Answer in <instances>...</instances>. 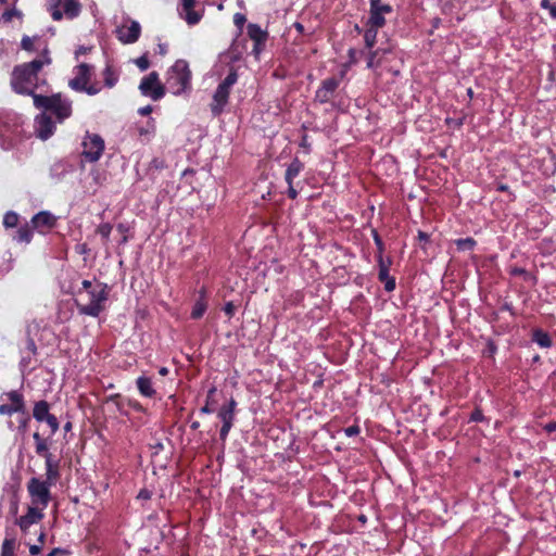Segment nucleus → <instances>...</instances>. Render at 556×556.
I'll use <instances>...</instances> for the list:
<instances>
[{
  "label": "nucleus",
  "mask_w": 556,
  "mask_h": 556,
  "mask_svg": "<svg viewBox=\"0 0 556 556\" xmlns=\"http://www.w3.org/2000/svg\"><path fill=\"white\" fill-rule=\"evenodd\" d=\"M81 286H83V289L85 290L86 294L88 293V290H91L94 287V286H92L91 281H89V280H84L81 282Z\"/></svg>",
  "instance_id": "4d7b16f0"
},
{
  "label": "nucleus",
  "mask_w": 556,
  "mask_h": 556,
  "mask_svg": "<svg viewBox=\"0 0 556 556\" xmlns=\"http://www.w3.org/2000/svg\"><path fill=\"white\" fill-rule=\"evenodd\" d=\"M104 84L106 87L112 88L116 85L118 76L111 65H106L103 70Z\"/></svg>",
  "instance_id": "bb28decb"
},
{
  "label": "nucleus",
  "mask_w": 556,
  "mask_h": 556,
  "mask_svg": "<svg viewBox=\"0 0 556 556\" xmlns=\"http://www.w3.org/2000/svg\"><path fill=\"white\" fill-rule=\"evenodd\" d=\"M15 540L5 539L1 546V556H14Z\"/></svg>",
  "instance_id": "f704fd0d"
},
{
  "label": "nucleus",
  "mask_w": 556,
  "mask_h": 556,
  "mask_svg": "<svg viewBox=\"0 0 556 556\" xmlns=\"http://www.w3.org/2000/svg\"><path fill=\"white\" fill-rule=\"evenodd\" d=\"M104 151V140L97 134L87 132L83 140V155L89 162H97Z\"/></svg>",
  "instance_id": "9d476101"
},
{
  "label": "nucleus",
  "mask_w": 556,
  "mask_h": 556,
  "mask_svg": "<svg viewBox=\"0 0 556 556\" xmlns=\"http://www.w3.org/2000/svg\"><path fill=\"white\" fill-rule=\"evenodd\" d=\"M377 31H378V29L375 27H368V29L365 31V35H364L365 45L370 50L372 49V47L376 43Z\"/></svg>",
  "instance_id": "2f4dec72"
},
{
  "label": "nucleus",
  "mask_w": 556,
  "mask_h": 556,
  "mask_svg": "<svg viewBox=\"0 0 556 556\" xmlns=\"http://www.w3.org/2000/svg\"><path fill=\"white\" fill-rule=\"evenodd\" d=\"M159 374H160L161 376H166V375L168 374V368H166V367H161V368L159 369Z\"/></svg>",
  "instance_id": "69168bd1"
},
{
  "label": "nucleus",
  "mask_w": 556,
  "mask_h": 556,
  "mask_svg": "<svg viewBox=\"0 0 556 556\" xmlns=\"http://www.w3.org/2000/svg\"><path fill=\"white\" fill-rule=\"evenodd\" d=\"M47 10L53 21L74 20L81 12L79 0H48Z\"/></svg>",
  "instance_id": "0eeeda50"
},
{
  "label": "nucleus",
  "mask_w": 556,
  "mask_h": 556,
  "mask_svg": "<svg viewBox=\"0 0 556 556\" xmlns=\"http://www.w3.org/2000/svg\"><path fill=\"white\" fill-rule=\"evenodd\" d=\"M29 552H30L31 555H37L40 552V546L39 545H31L29 547Z\"/></svg>",
  "instance_id": "e2e57ef3"
},
{
  "label": "nucleus",
  "mask_w": 556,
  "mask_h": 556,
  "mask_svg": "<svg viewBox=\"0 0 556 556\" xmlns=\"http://www.w3.org/2000/svg\"><path fill=\"white\" fill-rule=\"evenodd\" d=\"M206 311V303L205 301L203 300V298H200L193 305L192 307V312H191V317L193 319H199L203 316V314L205 313Z\"/></svg>",
  "instance_id": "7c9ffc66"
},
{
  "label": "nucleus",
  "mask_w": 556,
  "mask_h": 556,
  "mask_svg": "<svg viewBox=\"0 0 556 556\" xmlns=\"http://www.w3.org/2000/svg\"><path fill=\"white\" fill-rule=\"evenodd\" d=\"M344 433L346 437H354L359 433V427L358 426H350L344 429Z\"/></svg>",
  "instance_id": "a18cd8bd"
},
{
  "label": "nucleus",
  "mask_w": 556,
  "mask_h": 556,
  "mask_svg": "<svg viewBox=\"0 0 556 556\" xmlns=\"http://www.w3.org/2000/svg\"><path fill=\"white\" fill-rule=\"evenodd\" d=\"M391 12V5L383 4L380 0H370V15L367 25L377 29L381 28L386 24V14Z\"/></svg>",
  "instance_id": "ddd939ff"
},
{
  "label": "nucleus",
  "mask_w": 556,
  "mask_h": 556,
  "mask_svg": "<svg viewBox=\"0 0 556 556\" xmlns=\"http://www.w3.org/2000/svg\"><path fill=\"white\" fill-rule=\"evenodd\" d=\"M17 12L14 11V10H7L3 12L2 14V18L7 22H10L12 20V17L16 14Z\"/></svg>",
  "instance_id": "603ef678"
},
{
  "label": "nucleus",
  "mask_w": 556,
  "mask_h": 556,
  "mask_svg": "<svg viewBox=\"0 0 556 556\" xmlns=\"http://www.w3.org/2000/svg\"><path fill=\"white\" fill-rule=\"evenodd\" d=\"M35 124L37 136L40 139L47 140L53 135L55 126L49 115L45 113L38 115L35 119Z\"/></svg>",
  "instance_id": "6ab92c4d"
},
{
  "label": "nucleus",
  "mask_w": 556,
  "mask_h": 556,
  "mask_svg": "<svg viewBox=\"0 0 556 556\" xmlns=\"http://www.w3.org/2000/svg\"><path fill=\"white\" fill-rule=\"evenodd\" d=\"M533 341L541 348H549L552 345L549 336L541 330H538L533 333Z\"/></svg>",
  "instance_id": "cd10ccee"
},
{
  "label": "nucleus",
  "mask_w": 556,
  "mask_h": 556,
  "mask_svg": "<svg viewBox=\"0 0 556 556\" xmlns=\"http://www.w3.org/2000/svg\"><path fill=\"white\" fill-rule=\"evenodd\" d=\"M18 224V215L13 211H9L4 214L3 226L7 228L16 227Z\"/></svg>",
  "instance_id": "473e14b6"
},
{
  "label": "nucleus",
  "mask_w": 556,
  "mask_h": 556,
  "mask_svg": "<svg viewBox=\"0 0 556 556\" xmlns=\"http://www.w3.org/2000/svg\"><path fill=\"white\" fill-rule=\"evenodd\" d=\"M237 81V71L231 68L228 75L218 84L213 93L212 102L210 103V110L213 116H219L224 112L228 104L231 88Z\"/></svg>",
  "instance_id": "39448f33"
},
{
  "label": "nucleus",
  "mask_w": 556,
  "mask_h": 556,
  "mask_svg": "<svg viewBox=\"0 0 556 556\" xmlns=\"http://www.w3.org/2000/svg\"><path fill=\"white\" fill-rule=\"evenodd\" d=\"M263 46H264V45H257V43H255V42H254L253 53H254L256 56L261 53V51H262V49H263Z\"/></svg>",
  "instance_id": "052dcab7"
},
{
  "label": "nucleus",
  "mask_w": 556,
  "mask_h": 556,
  "mask_svg": "<svg viewBox=\"0 0 556 556\" xmlns=\"http://www.w3.org/2000/svg\"><path fill=\"white\" fill-rule=\"evenodd\" d=\"M91 79V66L81 63L75 67V77L68 81V86L79 92H86L89 96L97 94L100 89L94 86H89Z\"/></svg>",
  "instance_id": "6e6552de"
},
{
  "label": "nucleus",
  "mask_w": 556,
  "mask_h": 556,
  "mask_svg": "<svg viewBox=\"0 0 556 556\" xmlns=\"http://www.w3.org/2000/svg\"><path fill=\"white\" fill-rule=\"evenodd\" d=\"M181 9L179 15L189 24L195 25L202 18V12L195 11V0H180Z\"/></svg>",
  "instance_id": "aec40b11"
},
{
  "label": "nucleus",
  "mask_w": 556,
  "mask_h": 556,
  "mask_svg": "<svg viewBox=\"0 0 556 556\" xmlns=\"http://www.w3.org/2000/svg\"><path fill=\"white\" fill-rule=\"evenodd\" d=\"M378 55V50L370 51L367 60V67L374 68L378 66V62H376V58Z\"/></svg>",
  "instance_id": "79ce46f5"
},
{
  "label": "nucleus",
  "mask_w": 556,
  "mask_h": 556,
  "mask_svg": "<svg viewBox=\"0 0 556 556\" xmlns=\"http://www.w3.org/2000/svg\"><path fill=\"white\" fill-rule=\"evenodd\" d=\"M61 477L60 470H46L45 479L33 477L27 482L31 505L46 509L52 500L51 488Z\"/></svg>",
  "instance_id": "f03ea898"
},
{
  "label": "nucleus",
  "mask_w": 556,
  "mask_h": 556,
  "mask_svg": "<svg viewBox=\"0 0 556 556\" xmlns=\"http://www.w3.org/2000/svg\"><path fill=\"white\" fill-rule=\"evenodd\" d=\"M71 170V166H68L64 162H55L50 168V176L60 181L68 172Z\"/></svg>",
  "instance_id": "393cba45"
},
{
  "label": "nucleus",
  "mask_w": 556,
  "mask_h": 556,
  "mask_svg": "<svg viewBox=\"0 0 556 556\" xmlns=\"http://www.w3.org/2000/svg\"><path fill=\"white\" fill-rule=\"evenodd\" d=\"M139 90L142 96L149 97L153 101H159L165 96V86L160 81L156 72H151L141 79Z\"/></svg>",
  "instance_id": "1a4fd4ad"
},
{
  "label": "nucleus",
  "mask_w": 556,
  "mask_h": 556,
  "mask_svg": "<svg viewBox=\"0 0 556 556\" xmlns=\"http://www.w3.org/2000/svg\"><path fill=\"white\" fill-rule=\"evenodd\" d=\"M35 40H36L35 37L31 38V37H28V36H24L22 38V41H21L22 49L25 50V51H29V52L35 51L36 50L35 45H34Z\"/></svg>",
  "instance_id": "c9c22d12"
},
{
  "label": "nucleus",
  "mask_w": 556,
  "mask_h": 556,
  "mask_svg": "<svg viewBox=\"0 0 556 556\" xmlns=\"http://www.w3.org/2000/svg\"><path fill=\"white\" fill-rule=\"evenodd\" d=\"M248 35L257 45H265L267 39V33L253 23L248 25Z\"/></svg>",
  "instance_id": "b1692460"
},
{
  "label": "nucleus",
  "mask_w": 556,
  "mask_h": 556,
  "mask_svg": "<svg viewBox=\"0 0 556 556\" xmlns=\"http://www.w3.org/2000/svg\"><path fill=\"white\" fill-rule=\"evenodd\" d=\"M136 384L138 388V391L142 396L146 397H153L156 393L155 389L153 388V383L150 377L147 376H140L136 380Z\"/></svg>",
  "instance_id": "4be33fe9"
},
{
  "label": "nucleus",
  "mask_w": 556,
  "mask_h": 556,
  "mask_svg": "<svg viewBox=\"0 0 556 556\" xmlns=\"http://www.w3.org/2000/svg\"><path fill=\"white\" fill-rule=\"evenodd\" d=\"M36 454L45 458L46 470H60V460L49 451L48 441L35 444Z\"/></svg>",
  "instance_id": "f3484780"
},
{
  "label": "nucleus",
  "mask_w": 556,
  "mask_h": 556,
  "mask_svg": "<svg viewBox=\"0 0 556 556\" xmlns=\"http://www.w3.org/2000/svg\"><path fill=\"white\" fill-rule=\"evenodd\" d=\"M117 39L124 45L135 43L141 34V26L137 21L127 20L115 30Z\"/></svg>",
  "instance_id": "f8f14e48"
},
{
  "label": "nucleus",
  "mask_w": 556,
  "mask_h": 556,
  "mask_svg": "<svg viewBox=\"0 0 556 556\" xmlns=\"http://www.w3.org/2000/svg\"><path fill=\"white\" fill-rule=\"evenodd\" d=\"M119 394H112L108 397V402H113L118 410H121Z\"/></svg>",
  "instance_id": "3c124183"
},
{
  "label": "nucleus",
  "mask_w": 556,
  "mask_h": 556,
  "mask_svg": "<svg viewBox=\"0 0 556 556\" xmlns=\"http://www.w3.org/2000/svg\"><path fill=\"white\" fill-rule=\"evenodd\" d=\"M33 417L39 422H47L51 430V435H54L60 428L56 417L50 414V405L47 401H39L35 403L33 408Z\"/></svg>",
  "instance_id": "9b49d317"
},
{
  "label": "nucleus",
  "mask_w": 556,
  "mask_h": 556,
  "mask_svg": "<svg viewBox=\"0 0 556 556\" xmlns=\"http://www.w3.org/2000/svg\"><path fill=\"white\" fill-rule=\"evenodd\" d=\"M231 427H232V425L223 424L220 431H219V435L223 441H225L226 438L228 437V433H229Z\"/></svg>",
  "instance_id": "49530a36"
},
{
  "label": "nucleus",
  "mask_w": 556,
  "mask_h": 556,
  "mask_svg": "<svg viewBox=\"0 0 556 556\" xmlns=\"http://www.w3.org/2000/svg\"><path fill=\"white\" fill-rule=\"evenodd\" d=\"M236 406L237 402L233 397H231L226 405H223L220 407L218 412V418L222 420L223 424H233Z\"/></svg>",
  "instance_id": "412c9836"
},
{
  "label": "nucleus",
  "mask_w": 556,
  "mask_h": 556,
  "mask_svg": "<svg viewBox=\"0 0 556 556\" xmlns=\"http://www.w3.org/2000/svg\"><path fill=\"white\" fill-rule=\"evenodd\" d=\"M87 303L77 304L78 312L81 315L98 317L104 309L105 302L109 299V288L105 283H98L91 290H88Z\"/></svg>",
  "instance_id": "20e7f679"
},
{
  "label": "nucleus",
  "mask_w": 556,
  "mask_h": 556,
  "mask_svg": "<svg viewBox=\"0 0 556 556\" xmlns=\"http://www.w3.org/2000/svg\"><path fill=\"white\" fill-rule=\"evenodd\" d=\"M235 311H236V307L235 305L232 304V302H228L225 304L224 306V312L226 313V315H228L229 317L233 316L235 314Z\"/></svg>",
  "instance_id": "09e8293b"
},
{
  "label": "nucleus",
  "mask_w": 556,
  "mask_h": 556,
  "mask_svg": "<svg viewBox=\"0 0 556 556\" xmlns=\"http://www.w3.org/2000/svg\"><path fill=\"white\" fill-rule=\"evenodd\" d=\"M34 105L37 109L51 111L55 114L59 122H63L72 114V102L68 99L62 98L61 93L53 96H35Z\"/></svg>",
  "instance_id": "423d86ee"
},
{
  "label": "nucleus",
  "mask_w": 556,
  "mask_h": 556,
  "mask_svg": "<svg viewBox=\"0 0 556 556\" xmlns=\"http://www.w3.org/2000/svg\"><path fill=\"white\" fill-rule=\"evenodd\" d=\"M29 420H30V418L26 414V412L24 414H22V416L20 418L18 431H21L22 433L26 432Z\"/></svg>",
  "instance_id": "ea45409f"
},
{
  "label": "nucleus",
  "mask_w": 556,
  "mask_h": 556,
  "mask_svg": "<svg viewBox=\"0 0 556 556\" xmlns=\"http://www.w3.org/2000/svg\"><path fill=\"white\" fill-rule=\"evenodd\" d=\"M384 289L389 292L395 289V280L391 277L387 278L384 281Z\"/></svg>",
  "instance_id": "de8ad7c7"
},
{
  "label": "nucleus",
  "mask_w": 556,
  "mask_h": 556,
  "mask_svg": "<svg viewBox=\"0 0 556 556\" xmlns=\"http://www.w3.org/2000/svg\"><path fill=\"white\" fill-rule=\"evenodd\" d=\"M378 263H379L378 278L380 281H384L387 278L390 277L389 276V267H390L391 261L390 260L384 261L383 257L381 255H379Z\"/></svg>",
  "instance_id": "c756f323"
},
{
  "label": "nucleus",
  "mask_w": 556,
  "mask_h": 556,
  "mask_svg": "<svg viewBox=\"0 0 556 556\" xmlns=\"http://www.w3.org/2000/svg\"><path fill=\"white\" fill-rule=\"evenodd\" d=\"M157 48H159V53L161 55H165L167 53V45L166 43H159L157 45Z\"/></svg>",
  "instance_id": "bf43d9fd"
},
{
  "label": "nucleus",
  "mask_w": 556,
  "mask_h": 556,
  "mask_svg": "<svg viewBox=\"0 0 556 556\" xmlns=\"http://www.w3.org/2000/svg\"><path fill=\"white\" fill-rule=\"evenodd\" d=\"M154 130H155V126H154L153 119L148 121L146 127L138 128L139 136H141V137H149L150 135H152L154 132Z\"/></svg>",
  "instance_id": "e433bc0d"
},
{
  "label": "nucleus",
  "mask_w": 556,
  "mask_h": 556,
  "mask_svg": "<svg viewBox=\"0 0 556 556\" xmlns=\"http://www.w3.org/2000/svg\"><path fill=\"white\" fill-rule=\"evenodd\" d=\"M211 412H212V409H211V408H208V406H207V405H205V406H203V407L201 408V413L210 414Z\"/></svg>",
  "instance_id": "774afa93"
},
{
  "label": "nucleus",
  "mask_w": 556,
  "mask_h": 556,
  "mask_svg": "<svg viewBox=\"0 0 556 556\" xmlns=\"http://www.w3.org/2000/svg\"><path fill=\"white\" fill-rule=\"evenodd\" d=\"M544 429L547 431V432H554L556 431V421H552V422H548L544 426Z\"/></svg>",
  "instance_id": "13d9d810"
},
{
  "label": "nucleus",
  "mask_w": 556,
  "mask_h": 556,
  "mask_svg": "<svg viewBox=\"0 0 556 556\" xmlns=\"http://www.w3.org/2000/svg\"><path fill=\"white\" fill-rule=\"evenodd\" d=\"M191 71L185 60H177L166 72V86L174 96H180L191 87Z\"/></svg>",
  "instance_id": "7ed1b4c3"
},
{
  "label": "nucleus",
  "mask_w": 556,
  "mask_h": 556,
  "mask_svg": "<svg viewBox=\"0 0 556 556\" xmlns=\"http://www.w3.org/2000/svg\"><path fill=\"white\" fill-rule=\"evenodd\" d=\"M33 439H34V441H35V444H36V443H39V442H42V441H45V440H46V439H43V438L40 435V433H39V432H35V433L33 434Z\"/></svg>",
  "instance_id": "680f3d73"
},
{
  "label": "nucleus",
  "mask_w": 556,
  "mask_h": 556,
  "mask_svg": "<svg viewBox=\"0 0 556 556\" xmlns=\"http://www.w3.org/2000/svg\"><path fill=\"white\" fill-rule=\"evenodd\" d=\"M26 350L30 355L35 356L37 354V346L33 338H27Z\"/></svg>",
  "instance_id": "37998d69"
},
{
  "label": "nucleus",
  "mask_w": 556,
  "mask_h": 556,
  "mask_svg": "<svg viewBox=\"0 0 556 556\" xmlns=\"http://www.w3.org/2000/svg\"><path fill=\"white\" fill-rule=\"evenodd\" d=\"M245 22H247V18H245V15H244V14H242V13H236V14L233 15V23H235V25H236L239 29H241V28L243 27V25L245 24Z\"/></svg>",
  "instance_id": "a19ab883"
},
{
  "label": "nucleus",
  "mask_w": 556,
  "mask_h": 556,
  "mask_svg": "<svg viewBox=\"0 0 556 556\" xmlns=\"http://www.w3.org/2000/svg\"><path fill=\"white\" fill-rule=\"evenodd\" d=\"M45 509L39 508L38 506L31 505L28 506L27 513L20 517L16 521L18 527L23 532H26L30 526L39 522L43 519L45 514L42 513Z\"/></svg>",
  "instance_id": "2eb2a0df"
},
{
  "label": "nucleus",
  "mask_w": 556,
  "mask_h": 556,
  "mask_svg": "<svg viewBox=\"0 0 556 556\" xmlns=\"http://www.w3.org/2000/svg\"><path fill=\"white\" fill-rule=\"evenodd\" d=\"M30 223L34 229L45 232L55 226L56 217L49 211H41L33 216Z\"/></svg>",
  "instance_id": "dca6fc26"
},
{
  "label": "nucleus",
  "mask_w": 556,
  "mask_h": 556,
  "mask_svg": "<svg viewBox=\"0 0 556 556\" xmlns=\"http://www.w3.org/2000/svg\"><path fill=\"white\" fill-rule=\"evenodd\" d=\"M116 229L118 232H121V235H123L121 244H125L128 241V236H127V232L129 230L128 226L126 224L121 223L117 225Z\"/></svg>",
  "instance_id": "58836bf2"
},
{
  "label": "nucleus",
  "mask_w": 556,
  "mask_h": 556,
  "mask_svg": "<svg viewBox=\"0 0 556 556\" xmlns=\"http://www.w3.org/2000/svg\"><path fill=\"white\" fill-rule=\"evenodd\" d=\"M455 244L459 251H470L476 247V241L472 238L457 239Z\"/></svg>",
  "instance_id": "72a5a7b5"
},
{
  "label": "nucleus",
  "mask_w": 556,
  "mask_h": 556,
  "mask_svg": "<svg viewBox=\"0 0 556 556\" xmlns=\"http://www.w3.org/2000/svg\"><path fill=\"white\" fill-rule=\"evenodd\" d=\"M151 496H152L151 491H149L147 489H142V490L139 491L137 498H139V500H150Z\"/></svg>",
  "instance_id": "8fccbe9b"
},
{
  "label": "nucleus",
  "mask_w": 556,
  "mask_h": 556,
  "mask_svg": "<svg viewBox=\"0 0 556 556\" xmlns=\"http://www.w3.org/2000/svg\"><path fill=\"white\" fill-rule=\"evenodd\" d=\"M135 63L136 65L138 66V68L141 71V72H144L149 68L150 66V62H149V59L146 54L139 56L138 59L135 60Z\"/></svg>",
  "instance_id": "4c0bfd02"
},
{
  "label": "nucleus",
  "mask_w": 556,
  "mask_h": 556,
  "mask_svg": "<svg viewBox=\"0 0 556 556\" xmlns=\"http://www.w3.org/2000/svg\"><path fill=\"white\" fill-rule=\"evenodd\" d=\"M418 237L420 240H428V235L426 232L419 231Z\"/></svg>",
  "instance_id": "338daca9"
},
{
  "label": "nucleus",
  "mask_w": 556,
  "mask_h": 556,
  "mask_svg": "<svg viewBox=\"0 0 556 556\" xmlns=\"http://www.w3.org/2000/svg\"><path fill=\"white\" fill-rule=\"evenodd\" d=\"M304 164L295 157L290 165L287 167L285 179L288 185L293 184V179L299 176V174L303 170Z\"/></svg>",
  "instance_id": "5701e85b"
},
{
  "label": "nucleus",
  "mask_w": 556,
  "mask_h": 556,
  "mask_svg": "<svg viewBox=\"0 0 556 556\" xmlns=\"http://www.w3.org/2000/svg\"><path fill=\"white\" fill-rule=\"evenodd\" d=\"M152 112V106L151 105H146V106H142L138 110V113L140 115H149L150 113Z\"/></svg>",
  "instance_id": "5fc2aeb1"
},
{
  "label": "nucleus",
  "mask_w": 556,
  "mask_h": 556,
  "mask_svg": "<svg viewBox=\"0 0 556 556\" xmlns=\"http://www.w3.org/2000/svg\"><path fill=\"white\" fill-rule=\"evenodd\" d=\"M31 238H33V230H31L30 226H28V225L21 226L17 229L16 235L14 236V240L20 243H29L31 241Z\"/></svg>",
  "instance_id": "a878e982"
},
{
  "label": "nucleus",
  "mask_w": 556,
  "mask_h": 556,
  "mask_svg": "<svg viewBox=\"0 0 556 556\" xmlns=\"http://www.w3.org/2000/svg\"><path fill=\"white\" fill-rule=\"evenodd\" d=\"M10 401V404L0 405V415H12L15 413H25V401L22 393L18 391H10L4 394Z\"/></svg>",
  "instance_id": "4468645a"
},
{
  "label": "nucleus",
  "mask_w": 556,
  "mask_h": 556,
  "mask_svg": "<svg viewBox=\"0 0 556 556\" xmlns=\"http://www.w3.org/2000/svg\"><path fill=\"white\" fill-rule=\"evenodd\" d=\"M30 356H31V355H29V356H24V357L22 358V361H21V366H23V367H27V366L29 365V363H30Z\"/></svg>",
  "instance_id": "0e129e2a"
},
{
  "label": "nucleus",
  "mask_w": 556,
  "mask_h": 556,
  "mask_svg": "<svg viewBox=\"0 0 556 556\" xmlns=\"http://www.w3.org/2000/svg\"><path fill=\"white\" fill-rule=\"evenodd\" d=\"M339 87V79L330 77L321 83V86L317 89L315 98L320 103H327L331 100L336 89Z\"/></svg>",
  "instance_id": "a211bd4d"
},
{
  "label": "nucleus",
  "mask_w": 556,
  "mask_h": 556,
  "mask_svg": "<svg viewBox=\"0 0 556 556\" xmlns=\"http://www.w3.org/2000/svg\"><path fill=\"white\" fill-rule=\"evenodd\" d=\"M112 229L113 227L109 223L100 224L96 229V232L101 236L104 245H108L110 241V235Z\"/></svg>",
  "instance_id": "c85d7f7f"
},
{
  "label": "nucleus",
  "mask_w": 556,
  "mask_h": 556,
  "mask_svg": "<svg viewBox=\"0 0 556 556\" xmlns=\"http://www.w3.org/2000/svg\"><path fill=\"white\" fill-rule=\"evenodd\" d=\"M541 8L547 10L551 13L552 2L549 0H542L540 3Z\"/></svg>",
  "instance_id": "6e6d98bb"
},
{
  "label": "nucleus",
  "mask_w": 556,
  "mask_h": 556,
  "mask_svg": "<svg viewBox=\"0 0 556 556\" xmlns=\"http://www.w3.org/2000/svg\"><path fill=\"white\" fill-rule=\"evenodd\" d=\"M52 59L50 50L45 46L39 59L14 66L11 73V88L18 94L30 96L33 99L36 88L39 85V72L45 65H50Z\"/></svg>",
  "instance_id": "f257e3e1"
},
{
  "label": "nucleus",
  "mask_w": 556,
  "mask_h": 556,
  "mask_svg": "<svg viewBox=\"0 0 556 556\" xmlns=\"http://www.w3.org/2000/svg\"><path fill=\"white\" fill-rule=\"evenodd\" d=\"M288 197L290 199H295L298 197V191L293 188V184L288 185Z\"/></svg>",
  "instance_id": "864d4df0"
},
{
  "label": "nucleus",
  "mask_w": 556,
  "mask_h": 556,
  "mask_svg": "<svg viewBox=\"0 0 556 556\" xmlns=\"http://www.w3.org/2000/svg\"><path fill=\"white\" fill-rule=\"evenodd\" d=\"M484 419L483 413L481 409L476 408L470 416V420L475 422L482 421Z\"/></svg>",
  "instance_id": "c03bdc74"
}]
</instances>
